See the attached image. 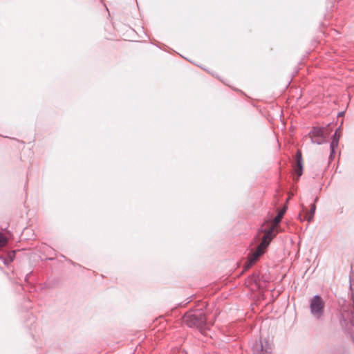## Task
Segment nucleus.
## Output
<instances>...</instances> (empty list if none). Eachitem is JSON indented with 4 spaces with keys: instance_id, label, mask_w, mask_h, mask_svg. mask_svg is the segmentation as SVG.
I'll return each instance as SVG.
<instances>
[{
    "instance_id": "nucleus-1",
    "label": "nucleus",
    "mask_w": 354,
    "mask_h": 354,
    "mask_svg": "<svg viewBox=\"0 0 354 354\" xmlns=\"http://www.w3.org/2000/svg\"><path fill=\"white\" fill-rule=\"evenodd\" d=\"M264 234L261 239L260 243L257 245V248L248 255V258L244 266V270L250 269L258 259L262 256L266 248L270 243L272 239L276 236L275 227L274 225L270 227L268 229L261 228L260 230Z\"/></svg>"
},
{
    "instance_id": "nucleus-2",
    "label": "nucleus",
    "mask_w": 354,
    "mask_h": 354,
    "mask_svg": "<svg viewBox=\"0 0 354 354\" xmlns=\"http://www.w3.org/2000/svg\"><path fill=\"white\" fill-rule=\"evenodd\" d=\"M353 304L345 301L339 311V322L342 328L350 335L354 342V296Z\"/></svg>"
},
{
    "instance_id": "nucleus-3",
    "label": "nucleus",
    "mask_w": 354,
    "mask_h": 354,
    "mask_svg": "<svg viewBox=\"0 0 354 354\" xmlns=\"http://www.w3.org/2000/svg\"><path fill=\"white\" fill-rule=\"evenodd\" d=\"M183 319L188 327L196 328L202 334H205L207 329L206 316L202 308L189 310L184 315Z\"/></svg>"
},
{
    "instance_id": "nucleus-4",
    "label": "nucleus",
    "mask_w": 354,
    "mask_h": 354,
    "mask_svg": "<svg viewBox=\"0 0 354 354\" xmlns=\"http://www.w3.org/2000/svg\"><path fill=\"white\" fill-rule=\"evenodd\" d=\"M325 302L321 296L314 295L309 300V308L311 315L317 320L323 319L324 315Z\"/></svg>"
},
{
    "instance_id": "nucleus-5",
    "label": "nucleus",
    "mask_w": 354,
    "mask_h": 354,
    "mask_svg": "<svg viewBox=\"0 0 354 354\" xmlns=\"http://www.w3.org/2000/svg\"><path fill=\"white\" fill-rule=\"evenodd\" d=\"M328 135L327 129L322 127H313L308 133L312 142L317 145L324 143Z\"/></svg>"
},
{
    "instance_id": "nucleus-6",
    "label": "nucleus",
    "mask_w": 354,
    "mask_h": 354,
    "mask_svg": "<svg viewBox=\"0 0 354 354\" xmlns=\"http://www.w3.org/2000/svg\"><path fill=\"white\" fill-rule=\"evenodd\" d=\"M252 354H270L272 348L268 342L263 344L261 339L250 342Z\"/></svg>"
},
{
    "instance_id": "nucleus-7",
    "label": "nucleus",
    "mask_w": 354,
    "mask_h": 354,
    "mask_svg": "<svg viewBox=\"0 0 354 354\" xmlns=\"http://www.w3.org/2000/svg\"><path fill=\"white\" fill-rule=\"evenodd\" d=\"M290 162L292 167L293 180L298 181L304 171V160L302 156H292Z\"/></svg>"
},
{
    "instance_id": "nucleus-8",
    "label": "nucleus",
    "mask_w": 354,
    "mask_h": 354,
    "mask_svg": "<svg viewBox=\"0 0 354 354\" xmlns=\"http://www.w3.org/2000/svg\"><path fill=\"white\" fill-rule=\"evenodd\" d=\"M341 137V129L340 127L336 129L333 136V140L330 143V155H335L337 153H340L338 151V143L339 138Z\"/></svg>"
},
{
    "instance_id": "nucleus-9",
    "label": "nucleus",
    "mask_w": 354,
    "mask_h": 354,
    "mask_svg": "<svg viewBox=\"0 0 354 354\" xmlns=\"http://www.w3.org/2000/svg\"><path fill=\"white\" fill-rule=\"evenodd\" d=\"M303 211L305 212L304 219L308 221V222H310L314 216V214L315 213L316 210V205L314 203L311 204L310 205V209L308 212L307 208L305 206H302Z\"/></svg>"
},
{
    "instance_id": "nucleus-10",
    "label": "nucleus",
    "mask_w": 354,
    "mask_h": 354,
    "mask_svg": "<svg viewBox=\"0 0 354 354\" xmlns=\"http://www.w3.org/2000/svg\"><path fill=\"white\" fill-rule=\"evenodd\" d=\"M260 281L259 275L258 273H253L252 275L248 277V282L249 284L258 285Z\"/></svg>"
},
{
    "instance_id": "nucleus-11",
    "label": "nucleus",
    "mask_w": 354,
    "mask_h": 354,
    "mask_svg": "<svg viewBox=\"0 0 354 354\" xmlns=\"http://www.w3.org/2000/svg\"><path fill=\"white\" fill-rule=\"evenodd\" d=\"M285 211H286V208L277 214V215L274 218V223L279 224L281 222V221L283 216V214L285 213Z\"/></svg>"
},
{
    "instance_id": "nucleus-12",
    "label": "nucleus",
    "mask_w": 354,
    "mask_h": 354,
    "mask_svg": "<svg viewBox=\"0 0 354 354\" xmlns=\"http://www.w3.org/2000/svg\"><path fill=\"white\" fill-rule=\"evenodd\" d=\"M8 243L7 237L0 232V248H2L6 245Z\"/></svg>"
},
{
    "instance_id": "nucleus-13",
    "label": "nucleus",
    "mask_w": 354,
    "mask_h": 354,
    "mask_svg": "<svg viewBox=\"0 0 354 354\" xmlns=\"http://www.w3.org/2000/svg\"><path fill=\"white\" fill-rule=\"evenodd\" d=\"M335 156H329V161H333L334 160Z\"/></svg>"
},
{
    "instance_id": "nucleus-14",
    "label": "nucleus",
    "mask_w": 354,
    "mask_h": 354,
    "mask_svg": "<svg viewBox=\"0 0 354 354\" xmlns=\"http://www.w3.org/2000/svg\"><path fill=\"white\" fill-rule=\"evenodd\" d=\"M30 274V273L29 274H27L26 276V278H25V280L27 281L28 280V278L29 277V275Z\"/></svg>"
},
{
    "instance_id": "nucleus-15",
    "label": "nucleus",
    "mask_w": 354,
    "mask_h": 354,
    "mask_svg": "<svg viewBox=\"0 0 354 354\" xmlns=\"http://www.w3.org/2000/svg\"><path fill=\"white\" fill-rule=\"evenodd\" d=\"M343 114H344V112H340V113H339L338 115L342 116V115H343Z\"/></svg>"
},
{
    "instance_id": "nucleus-16",
    "label": "nucleus",
    "mask_w": 354,
    "mask_h": 354,
    "mask_svg": "<svg viewBox=\"0 0 354 354\" xmlns=\"http://www.w3.org/2000/svg\"><path fill=\"white\" fill-rule=\"evenodd\" d=\"M317 200H318V198H317V197H316V198H315V202H317Z\"/></svg>"
},
{
    "instance_id": "nucleus-17",
    "label": "nucleus",
    "mask_w": 354,
    "mask_h": 354,
    "mask_svg": "<svg viewBox=\"0 0 354 354\" xmlns=\"http://www.w3.org/2000/svg\"><path fill=\"white\" fill-rule=\"evenodd\" d=\"M299 155H301L300 152H298V153H297V156H299Z\"/></svg>"
}]
</instances>
